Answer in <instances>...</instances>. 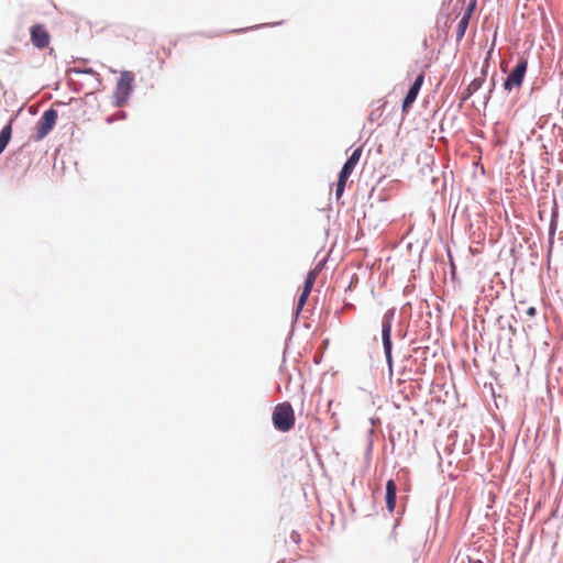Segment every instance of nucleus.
<instances>
[{
  "label": "nucleus",
  "mask_w": 563,
  "mask_h": 563,
  "mask_svg": "<svg viewBox=\"0 0 563 563\" xmlns=\"http://www.w3.org/2000/svg\"><path fill=\"white\" fill-rule=\"evenodd\" d=\"M301 312L302 311H299L298 308L294 307L292 313H291V330L289 331V333H288V335L286 338V342H285L286 346H285V350H284V355L286 354V351L288 349V342L292 339V335H294V332H295V325L298 322Z\"/></svg>",
  "instance_id": "dca6fc26"
},
{
  "label": "nucleus",
  "mask_w": 563,
  "mask_h": 563,
  "mask_svg": "<svg viewBox=\"0 0 563 563\" xmlns=\"http://www.w3.org/2000/svg\"><path fill=\"white\" fill-rule=\"evenodd\" d=\"M272 422L275 430L279 432H289L294 428L295 412L289 401H283L275 406Z\"/></svg>",
  "instance_id": "f03ea898"
},
{
  "label": "nucleus",
  "mask_w": 563,
  "mask_h": 563,
  "mask_svg": "<svg viewBox=\"0 0 563 563\" xmlns=\"http://www.w3.org/2000/svg\"><path fill=\"white\" fill-rule=\"evenodd\" d=\"M395 317H396V308L395 307H391L384 312V314L382 317V321H380V327H382L380 335L382 336H385V338L391 336Z\"/></svg>",
  "instance_id": "1a4fd4ad"
},
{
  "label": "nucleus",
  "mask_w": 563,
  "mask_h": 563,
  "mask_svg": "<svg viewBox=\"0 0 563 563\" xmlns=\"http://www.w3.org/2000/svg\"><path fill=\"white\" fill-rule=\"evenodd\" d=\"M387 365V369H388V376L389 378H391L393 374H394V363L391 365L389 364H386Z\"/></svg>",
  "instance_id": "72a5a7b5"
},
{
  "label": "nucleus",
  "mask_w": 563,
  "mask_h": 563,
  "mask_svg": "<svg viewBox=\"0 0 563 563\" xmlns=\"http://www.w3.org/2000/svg\"><path fill=\"white\" fill-rule=\"evenodd\" d=\"M536 313H537V308L536 307H529L527 309V314L528 316L533 317V316H536Z\"/></svg>",
  "instance_id": "7c9ffc66"
},
{
  "label": "nucleus",
  "mask_w": 563,
  "mask_h": 563,
  "mask_svg": "<svg viewBox=\"0 0 563 563\" xmlns=\"http://www.w3.org/2000/svg\"><path fill=\"white\" fill-rule=\"evenodd\" d=\"M135 76L130 70H122L118 78L115 90L113 93L114 106L123 107L128 103L131 93L134 90Z\"/></svg>",
  "instance_id": "7ed1b4c3"
},
{
  "label": "nucleus",
  "mask_w": 563,
  "mask_h": 563,
  "mask_svg": "<svg viewBox=\"0 0 563 563\" xmlns=\"http://www.w3.org/2000/svg\"><path fill=\"white\" fill-rule=\"evenodd\" d=\"M470 25V21H465L464 19H460L459 23H457V26H456V32H455V40L457 43H460L466 31H467V27Z\"/></svg>",
  "instance_id": "6ab92c4d"
},
{
  "label": "nucleus",
  "mask_w": 563,
  "mask_h": 563,
  "mask_svg": "<svg viewBox=\"0 0 563 563\" xmlns=\"http://www.w3.org/2000/svg\"><path fill=\"white\" fill-rule=\"evenodd\" d=\"M400 473H407V470H406V468H401V470L398 472V475H399Z\"/></svg>",
  "instance_id": "ea45409f"
},
{
  "label": "nucleus",
  "mask_w": 563,
  "mask_h": 563,
  "mask_svg": "<svg viewBox=\"0 0 563 563\" xmlns=\"http://www.w3.org/2000/svg\"><path fill=\"white\" fill-rule=\"evenodd\" d=\"M228 31H216V32H198L197 34L198 35H201V36H206V37H216V36H220L222 35L223 33H227Z\"/></svg>",
  "instance_id": "a878e982"
},
{
  "label": "nucleus",
  "mask_w": 563,
  "mask_h": 563,
  "mask_svg": "<svg viewBox=\"0 0 563 563\" xmlns=\"http://www.w3.org/2000/svg\"><path fill=\"white\" fill-rule=\"evenodd\" d=\"M477 1L476 0H470L467 3L461 19H464L465 21H471V18L476 10Z\"/></svg>",
  "instance_id": "4be33fe9"
},
{
  "label": "nucleus",
  "mask_w": 563,
  "mask_h": 563,
  "mask_svg": "<svg viewBox=\"0 0 563 563\" xmlns=\"http://www.w3.org/2000/svg\"><path fill=\"white\" fill-rule=\"evenodd\" d=\"M30 36L32 44L38 49L47 47L51 42L49 32L41 23H35L30 27Z\"/></svg>",
  "instance_id": "39448f33"
},
{
  "label": "nucleus",
  "mask_w": 563,
  "mask_h": 563,
  "mask_svg": "<svg viewBox=\"0 0 563 563\" xmlns=\"http://www.w3.org/2000/svg\"><path fill=\"white\" fill-rule=\"evenodd\" d=\"M482 87H483V84H481V80H476L475 78L473 80H471V82L459 95L460 106H462L464 102H466Z\"/></svg>",
  "instance_id": "9b49d317"
},
{
  "label": "nucleus",
  "mask_w": 563,
  "mask_h": 563,
  "mask_svg": "<svg viewBox=\"0 0 563 563\" xmlns=\"http://www.w3.org/2000/svg\"><path fill=\"white\" fill-rule=\"evenodd\" d=\"M508 328L514 334L516 333V328H514L511 324H509Z\"/></svg>",
  "instance_id": "4c0bfd02"
},
{
  "label": "nucleus",
  "mask_w": 563,
  "mask_h": 563,
  "mask_svg": "<svg viewBox=\"0 0 563 563\" xmlns=\"http://www.w3.org/2000/svg\"><path fill=\"white\" fill-rule=\"evenodd\" d=\"M68 85H69V87L71 88V90L74 92H79L80 86L79 87L78 86H73V81H69Z\"/></svg>",
  "instance_id": "f704fd0d"
},
{
  "label": "nucleus",
  "mask_w": 563,
  "mask_h": 563,
  "mask_svg": "<svg viewBox=\"0 0 563 563\" xmlns=\"http://www.w3.org/2000/svg\"><path fill=\"white\" fill-rule=\"evenodd\" d=\"M114 120H115V117H114V115H108V117L106 118L107 123H113V122H114Z\"/></svg>",
  "instance_id": "c9c22d12"
},
{
  "label": "nucleus",
  "mask_w": 563,
  "mask_h": 563,
  "mask_svg": "<svg viewBox=\"0 0 563 563\" xmlns=\"http://www.w3.org/2000/svg\"><path fill=\"white\" fill-rule=\"evenodd\" d=\"M73 101H75V98H70L68 102L60 100L54 101L52 107L46 109L35 123L34 133L31 135V140L40 142L45 139L54 130L58 119V112L55 107H64L70 104Z\"/></svg>",
  "instance_id": "f257e3e1"
},
{
  "label": "nucleus",
  "mask_w": 563,
  "mask_h": 563,
  "mask_svg": "<svg viewBox=\"0 0 563 563\" xmlns=\"http://www.w3.org/2000/svg\"><path fill=\"white\" fill-rule=\"evenodd\" d=\"M407 500V496L406 497H402L401 498V506H400V509L398 510V517L395 519V522H394V526H393V530L389 534V540L390 541H396V538H397V528L400 526V518L401 516L404 515L405 512V503Z\"/></svg>",
  "instance_id": "2eb2a0df"
},
{
  "label": "nucleus",
  "mask_w": 563,
  "mask_h": 563,
  "mask_svg": "<svg viewBox=\"0 0 563 563\" xmlns=\"http://www.w3.org/2000/svg\"><path fill=\"white\" fill-rule=\"evenodd\" d=\"M397 492L396 482L389 478L385 484V505L389 514H393L396 509Z\"/></svg>",
  "instance_id": "6e6552de"
},
{
  "label": "nucleus",
  "mask_w": 563,
  "mask_h": 563,
  "mask_svg": "<svg viewBox=\"0 0 563 563\" xmlns=\"http://www.w3.org/2000/svg\"><path fill=\"white\" fill-rule=\"evenodd\" d=\"M423 82H424V71L421 70L416 76L413 81L409 85V88H408L405 97L402 98V102H401L402 118H401V121H404V115L409 113V111L412 108V104L416 102Z\"/></svg>",
  "instance_id": "20e7f679"
},
{
  "label": "nucleus",
  "mask_w": 563,
  "mask_h": 563,
  "mask_svg": "<svg viewBox=\"0 0 563 563\" xmlns=\"http://www.w3.org/2000/svg\"><path fill=\"white\" fill-rule=\"evenodd\" d=\"M528 70V57L525 55H520L517 59L516 65L511 69V71L507 75V77L517 85V89H519L526 78V74Z\"/></svg>",
  "instance_id": "423d86ee"
},
{
  "label": "nucleus",
  "mask_w": 563,
  "mask_h": 563,
  "mask_svg": "<svg viewBox=\"0 0 563 563\" xmlns=\"http://www.w3.org/2000/svg\"><path fill=\"white\" fill-rule=\"evenodd\" d=\"M492 96H493V92H489V90H487V92L484 95V107L487 106V103L490 100Z\"/></svg>",
  "instance_id": "c756f323"
},
{
  "label": "nucleus",
  "mask_w": 563,
  "mask_h": 563,
  "mask_svg": "<svg viewBox=\"0 0 563 563\" xmlns=\"http://www.w3.org/2000/svg\"><path fill=\"white\" fill-rule=\"evenodd\" d=\"M467 562L468 563H484L483 560H481V559H473L471 556H467Z\"/></svg>",
  "instance_id": "473e14b6"
},
{
  "label": "nucleus",
  "mask_w": 563,
  "mask_h": 563,
  "mask_svg": "<svg viewBox=\"0 0 563 563\" xmlns=\"http://www.w3.org/2000/svg\"><path fill=\"white\" fill-rule=\"evenodd\" d=\"M357 283H358V276L356 274H353L346 290H351L352 287H354Z\"/></svg>",
  "instance_id": "c85d7f7f"
},
{
  "label": "nucleus",
  "mask_w": 563,
  "mask_h": 563,
  "mask_svg": "<svg viewBox=\"0 0 563 563\" xmlns=\"http://www.w3.org/2000/svg\"><path fill=\"white\" fill-rule=\"evenodd\" d=\"M415 352L416 353H419L421 352V355L423 356V358L426 360L430 353V346H420V347H416L415 349Z\"/></svg>",
  "instance_id": "bb28decb"
},
{
  "label": "nucleus",
  "mask_w": 563,
  "mask_h": 563,
  "mask_svg": "<svg viewBox=\"0 0 563 563\" xmlns=\"http://www.w3.org/2000/svg\"><path fill=\"white\" fill-rule=\"evenodd\" d=\"M497 85V71H494L489 79L488 90L489 92H494Z\"/></svg>",
  "instance_id": "393cba45"
},
{
  "label": "nucleus",
  "mask_w": 563,
  "mask_h": 563,
  "mask_svg": "<svg viewBox=\"0 0 563 563\" xmlns=\"http://www.w3.org/2000/svg\"><path fill=\"white\" fill-rule=\"evenodd\" d=\"M316 273L312 271H309L305 277L303 285L301 290L310 292L313 288L314 282H316Z\"/></svg>",
  "instance_id": "aec40b11"
},
{
  "label": "nucleus",
  "mask_w": 563,
  "mask_h": 563,
  "mask_svg": "<svg viewBox=\"0 0 563 563\" xmlns=\"http://www.w3.org/2000/svg\"><path fill=\"white\" fill-rule=\"evenodd\" d=\"M15 117H11L8 122L0 130V155L4 152L12 139L13 123Z\"/></svg>",
  "instance_id": "9d476101"
},
{
  "label": "nucleus",
  "mask_w": 563,
  "mask_h": 563,
  "mask_svg": "<svg viewBox=\"0 0 563 563\" xmlns=\"http://www.w3.org/2000/svg\"><path fill=\"white\" fill-rule=\"evenodd\" d=\"M67 73H73V74H77V75H81V74L91 75V76L96 77L99 85L101 84L100 75L91 67H84V68L74 67V68H69L67 70Z\"/></svg>",
  "instance_id": "a211bd4d"
},
{
  "label": "nucleus",
  "mask_w": 563,
  "mask_h": 563,
  "mask_svg": "<svg viewBox=\"0 0 563 563\" xmlns=\"http://www.w3.org/2000/svg\"><path fill=\"white\" fill-rule=\"evenodd\" d=\"M362 152H363V148L357 147L350 154V156L346 158V161L342 165V167L338 174V177L344 178L346 180L350 178L354 168L356 167L357 163L360 162Z\"/></svg>",
  "instance_id": "0eeeda50"
},
{
  "label": "nucleus",
  "mask_w": 563,
  "mask_h": 563,
  "mask_svg": "<svg viewBox=\"0 0 563 563\" xmlns=\"http://www.w3.org/2000/svg\"><path fill=\"white\" fill-rule=\"evenodd\" d=\"M283 23H284V21H278V22H274V23H261V24H257V25H254V26H250V27L234 29V30H231L230 32L231 33H245V32H249V31L264 29V27H268V26H277V25H280Z\"/></svg>",
  "instance_id": "f3484780"
},
{
  "label": "nucleus",
  "mask_w": 563,
  "mask_h": 563,
  "mask_svg": "<svg viewBox=\"0 0 563 563\" xmlns=\"http://www.w3.org/2000/svg\"><path fill=\"white\" fill-rule=\"evenodd\" d=\"M125 117H126V113H125V112H121V114H119V118L124 119Z\"/></svg>",
  "instance_id": "58836bf2"
},
{
  "label": "nucleus",
  "mask_w": 563,
  "mask_h": 563,
  "mask_svg": "<svg viewBox=\"0 0 563 563\" xmlns=\"http://www.w3.org/2000/svg\"><path fill=\"white\" fill-rule=\"evenodd\" d=\"M309 296H310V292L301 290L294 307L298 308L299 311H302L307 303Z\"/></svg>",
  "instance_id": "5701e85b"
},
{
  "label": "nucleus",
  "mask_w": 563,
  "mask_h": 563,
  "mask_svg": "<svg viewBox=\"0 0 563 563\" xmlns=\"http://www.w3.org/2000/svg\"><path fill=\"white\" fill-rule=\"evenodd\" d=\"M321 361H322V354L316 353V354H314V357H313V362H314V364H317V365H318V364H320V363H321Z\"/></svg>",
  "instance_id": "2f4dec72"
},
{
  "label": "nucleus",
  "mask_w": 563,
  "mask_h": 563,
  "mask_svg": "<svg viewBox=\"0 0 563 563\" xmlns=\"http://www.w3.org/2000/svg\"><path fill=\"white\" fill-rule=\"evenodd\" d=\"M382 345H383V352H384V355H385V361H386V364H389L391 365L393 364V349H394V343H393V338L391 336H382Z\"/></svg>",
  "instance_id": "4468645a"
},
{
  "label": "nucleus",
  "mask_w": 563,
  "mask_h": 563,
  "mask_svg": "<svg viewBox=\"0 0 563 563\" xmlns=\"http://www.w3.org/2000/svg\"><path fill=\"white\" fill-rule=\"evenodd\" d=\"M503 88L508 93L512 91V89L517 88V85L512 82L508 77L504 79Z\"/></svg>",
  "instance_id": "b1692460"
},
{
  "label": "nucleus",
  "mask_w": 563,
  "mask_h": 563,
  "mask_svg": "<svg viewBox=\"0 0 563 563\" xmlns=\"http://www.w3.org/2000/svg\"><path fill=\"white\" fill-rule=\"evenodd\" d=\"M558 218H559L558 205H556V201L554 200V206H553V209L551 212V220L549 223V244H550L549 247H551L554 242V235H555V232L558 229Z\"/></svg>",
  "instance_id": "f8f14e48"
},
{
  "label": "nucleus",
  "mask_w": 563,
  "mask_h": 563,
  "mask_svg": "<svg viewBox=\"0 0 563 563\" xmlns=\"http://www.w3.org/2000/svg\"><path fill=\"white\" fill-rule=\"evenodd\" d=\"M494 52V44L492 45L489 52L487 53V56L485 57L483 65L479 70V75L475 77L476 80H481V84H485L487 76H488V69L490 67V58L492 54Z\"/></svg>",
  "instance_id": "ddd939ff"
},
{
  "label": "nucleus",
  "mask_w": 563,
  "mask_h": 563,
  "mask_svg": "<svg viewBox=\"0 0 563 563\" xmlns=\"http://www.w3.org/2000/svg\"><path fill=\"white\" fill-rule=\"evenodd\" d=\"M426 531H427V530H426V528H423V529H422V531H421L420 541H422V540H423V538H424V532H426Z\"/></svg>",
  "instance_id": "e433bc0d"
},
{
  "label": "nucleus",
  "mask_w": 563,
  "mask_h": 563,
  "mask_svg": "<svg viewBox=\"0 0 563 563\" xmlns=\"http://www.w3.org/2000/svg\"><path fill=\"white\" fill-rule=\"evenodd\" d=\"M289 538H290V540H291L294 543H296V544H298V543L301 541L300 534H299V532H297L296 530H292V531L290 532Z\"/></svg>",
  "instance_id": "cd10ccee"
},
{
  "label": "nucleus",
  "mask_w": 563,
  "mask_h": 563,
  "mask_svg": "<svg viewBox=\"0 0 563 563\" xmlns=\"http://www.w3.org/2000/svg\"><path fill=\"white\" fill-rule=\"evenodd\" d=\"M346 181H347L346 179L338 177V180L335 184V199H336L338 203H340V199L344 194ZM341 205H344V202H341Z\"/></svg>",
  "instance_id": "412c9836"
}]
</instances>
